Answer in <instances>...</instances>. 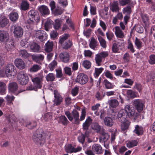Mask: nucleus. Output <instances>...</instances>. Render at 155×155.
<instances>
[{"instance_id": "1", "label": "nucleus", "mask_w": 155, "mask_h": 155, "mask_svg": "<svg viewBox=\"0 0 155 155\" xmlns=\"http://www.w3.org/2000/svg\"><path fill=\"white\" fill-rule=\"evenodd\" d=\"M134 108L130 107V105H126L125 109H122L118 112V118L120 119L119 120H126L127 117H130L133 116L134 114Z\"/></svg>"}, {"instance_id": "2", "label": "nucleus", "mask_w": 155, "mask_h": 155, "mask_svg": "<svg viewBox=\"0 0 155 155\" xmlns=\"http://www.w3.org/2000/svg\"><path fill=\"white\" fill-rule=\"evenodd\" d=\"M48 134V133L44 132L41 129L37 130L33 135L34 141L37 144L41 145L45 143Z\"/></svg>"}, {"instance_id": "3", "label": "nucleus", "mask_w": 155, "mask_h": 155, "mask_svg": "<svg viewBox=\"0 0 155 155\" xmlns=\"http://www.w3.org/2000/svg\"><path fill=\"white\" fill-rule=\"evenodd\" d=\"M92 119L90 117H88L83 124V129L87 131L89 127L91 124V127L92 129L97 133H99L101 130V126L96 122L92 123Z\"/></svg>"}, {"instance_id": "4", "label": "nucleus", "mask_w": 155, "mask_h": 155, "mask_svg": "<svg viewBox=\"0 0 155 155\" xmlns=\"http://www.w3.org/2000/svg\"><path fill=\"white\" fill-rule=\"evenodd\" d=\"M2 72L4 76L5 75L8 78L14 77L17 73L15 67L12 63L8 64L3 67L2 68Z\"/></svg>"}, {"instance_id": "5", "label": "nucleus", "mask_w": 155, "mask_h": 155, "mask_svg": "<svg viewBox=\"0 0 155 155\" xmlns=\"http://www.w3.org/2000/svg\"><path fill=\"white\" fill-rule=\"evenodd\" d=\"M28 19L27 21V23L30 25L35 24V22L38 23L40 20V16L37 11L34 10H31L28 13Z\"/></svg>"}, {"instance_id": "6", "label": "nucleus", "mask_w": 155, "mask_h": 155, "mask_svg": "<svg viewBox=\"0 0 155 155\" xmlns=\"http://www.w3.org/2000/svg\"><path fill=\"white\" fill-rule=\"evenodd\" d=\"M64 113L70 121H72L74 120L75 124H79L80 123L79 114L77 110L74 109L71 113L68 110H66L65 111Z\"/></svg>"}, {"instance_id": "7", "label": "nucleus", "mask_w": 155, "mask_h": 155, "mask_svg": "<svg viewBox=\"0 0 155 155\" xmlns=\"http://www.w3.org/2000/svg\"><path fill=\"white\" fill-rule=\"evenodd\" d=\"M18 86L17 83L15 82H10L8 85V89L9 93L17 95L19 94L24 91L22 90L18 91Z\"/></svg>"}, {"instance_id": "8", "label": "nucleus", "mask_w": 155, "mask_h": 155, "mask_svg": "<svg viewBox=\"0 0 155 155\" xmlns=\"http://www.w3.org/2000/svg\"><path fill=\"white\" fill-rule=\"evenodd\" d=\"M12 31H13L14 36L16 38L21 37L23 35V30L22 28L17 24L12 26Z\"/></svg>"}, {"instance_id": "9", "label": "nucleus", "mask_w": 155, "mask_h": 155, "mask_svg": "<svg viewBox=\"0 0 155 155\" xmlns=\"http://www.w3.org/2000/svg\"><path fill=\"white\" fill-rule=\"evenodd\" d=\"M17 80L20 84L22 85H25L28 82L29 78L26 73L23 71H21L18 74Z\"/></svg>"}, {"instance_id": "10", "label": "nucleus", "mask_w": 155, "mask_h": 155, "mask_svg": "<svg viewBox=\"0 0 155 155\" xmlns=\"http://www.w3.org/2000/svg\"><path fill=\"white\" fill-rule=\"evenodd\" d=\"M88 80V77L86 74L84 73H80L77 76L75 81L76 82L83 85L86 83Z\"/></svg>"}, {"instance_id": "11", "label": "nucleus", "mask_w": 155, "mask_h": 155, "mask_svg": "<svg viewBox=\"0 0 155 155\" xmlns=\"http://www.w3.org/2000/svg\"><path fill=\"white\" fill-rule=\"evenodd\" d=\"M34 36L41 41H43L47 39L48 35L44 31L38 30L35 33Z\"/></svg>"}, {"instance_id": "12", "label": "nucleus", "mask_w": 155, "mask_h": 155, "mask_svg": "<svg viewBox=\"0 0 155 155\" xmlns=\"http://www.w3.org/2000/svg\"><path fill=\"white\" fill-rule=\"evenodd\" d=\"M82 148L80 146L75 148L70 144H67L65 146V150L68 153H76L81 150Z\"/></svg>"}, {"instance_id": "13", "label": "nucleus", "mask_w": 155, "mask_h": 155, "mask_svg": "<svg viewBox=\"0 0 155 155\" xmlns=\"http://www.w3.org/2000/svg\"><path fill=\"white\" fill-rule=\"evenodd\" d=\"M54 99L53 101L54 104L58 106L60 104L62 101L63 98L61 96L56 90H55L54 91Z\"/></svg>"}, {"instance_id": "14", "label": "nucleus", "mask_w": 155, "mask_h": 155, "mask_svg": "<svg viewBox=\"0 0 155 155\" xmlns=\"http://www.w3.org/2000/svg\"><path fill=\"white\" fill-rule=\"evenodd\" d=\"M110 10L113 12L117 13L119 12L120 8L117 1H114L110 3Z\"/></svg>"}, {"instance_id": "15", "label": "nucleus", "mask_w": 155, "mask_h": 155, "mask_svg": "<svg viewBox=\"0 0 155 155\" xmlns=\"http://www.w3.org/2000/svg\"><path fill=\"white\" fill-rule=\"evenodd\" d=\"M42 78L41 77L32 78L31 80L33 83L34 87H36V89L41 88V87Z\"/></svg>"}, {"instance_id": "16", "label": "nucleus", "mask_w": 155, "mask_h": 155, "mask_svg": "<svg viewBox=\"0 0 155 155\" xmlns=\"http://www.w3.org/2000/svg\"><path fill=\"white\" fill-rule=\"evenodd\" d=\"M133 105L139 112L142 111L143 109V105L140 99L134 100L133 102Z\"/></svg>"}, {"instance_id": "17", "label": "nucleus", "mask_w": 155, "mask_h": 155, "mask_svg": "<svg viewBox=\"0 0 155 155\" xmlns=\"http://www.w3.org/2000/svg\"><path fill=\"white\" fill-rule=\"evenodd\" d=\"M38 10L43 16H47L49 15L50 11L48 7L45 5H42L38 7Z\"/></svg>"}, {"instance_id": "18", "label": "nucleus", "mask_w": 155, "mask_h": 155, "mask_svg": "<svg viewBox=\"0 0 155 155\" xmlns=\"http://www.w3.org/2000/svg\"><path fill=\"white\" fill-rule=\"evenodd\" d=\"M61 60L64 63H68L69 61L70 56L69 54L66 52L61 53L59 55Z\"/></svg>"}, {"instance_id": "19", "label": "nucleus", "mask_w": 155, "mask_h": 155, "mask_svg": "<svg viewBox=\"0 0 155 155\" xmlns=\"http://www.w3.org/2000/svg\"><path fill=\"white\" fill-rule=\"evenodd\" d=\"M14 62L16 67L20 69H23L25 66L24 62L21 59H16Z\"/></svg>"}, {"instance_id": "20", "label": "nucleus", "mask_w": 155, "mask_h": 155, "mask_svg": "<svg viewBox=\"0 0 155 155\" xmlns=\"http://www.w3.org/2000/svg\"><path fill=\"white\" fill-rule=\"evenodd\" d=\"M114 29L115 34L117 38H122L124 37V33L119 26H116L114 27Z\"/></svg>"}, {"instance_id": "21", "label": "nucleus", "mask_w": 155, "mask_h": 155, "mask_svg": "<svg viewBox=\"0 0 155 155\" xmlns=\"http://www.w3.org/2000/svg\"><path fill=\"white\" fill-rule=\"evenodd\" d=\"M44 23V27L45 30L46 31H48L49 28L51 27L53 21L50 19L48 18L46 19L43 20L42 21V24Z\"/></svg>"}, {"instance_id": "22", "label": "nucleus", "mask_w": 155, "mask_h": 155, "mask_svg": "<svg viewBox=\"0 0 155 155\" xmlns=\"http://www.w3.org/2000/svg\"><path fill=\"white\" fill-rule=\"evenodd\" d=\"M8 33L5 31L0 30V41L3 42L7 41L8 38Z\"/></svg>"}, {"instance_id": "23", "label": "nucleus", "mask_w": 155, "mask_h": 155, "mask_svg": "<svg viewBox=\"0 0 155 155\" xmlns=\"http://www.w3.org/2000/svg\"><path fill=\"white\" fill-rule=\"evenodd\" d=\"M121 122L122 123L121 125V129L122 130L126 131L128 129L130 124V122L128 120H121Z\"/></svg>"}, {"instance_id": "24", "label": "nucleus", "mask_w": 155, "mask_h": 155, "mask_svg": "<svg viewBox=\"0 0 155 155\" xmlns=\"http://www.w3.org/2000/svg\"><path fill=\"white\" fill-rule=\"evenodd\" d=\"M9 22L8 20L3 15H0V26L3 27L6 26Z\"/></svg>"}, {"instance_id": "25", "label": "nucleus", "mask_w": 155, "mask_h": 155, "mask_svg": "<svg viewBox=\"0 0 155 155\" xmlns=\"http://www.w3.org/2000/svg\"><path fill=\"white\" fill-rule=\"evenodd\" d=\"M92 149L93 151L97 154L101 153L103 152L101 146L98 144H93L92 146Z\"/></svg>"}, {"instance_id": "26", "label": "nucleus", "mask_w": 155, "mask_h": 155, "mask_svg": "<svg viewBox=\"0 0 155 155\" xmlns=\"http://www.w3.org/2000/svg\"><path fill=\"white\" fill-rule=\"evenodd\" d=\"M30 47L31 51L34 52H39L40 48V46L37 43L33 42L30 43Z\"/></svg>"}, {"instance_id": "27", "label": "nucleus", "mask_w": 155, "mask_h": 155, "mask_svg": "<svg viewBox=\"0 0 155 155\" xmlns=\"http://www.w3.org/2000/svg\"><path fill=\"white\" fill-rule=\"evenodd\" d=\"M32 58L34 61L37 63H39L44 59V56L41 54L33 55L32 56Z\"/></svg>"}, {"instance_id": "28", "label": "nucleus", "mask_w": 155, "mask_h": 155, "mask_svg": "<svg viewBox=\"0 0 155 155\" xmlns=\"http://www.w3.org/2000/svg\"><path fill=\"white\" fill-rule=\"evenodd\" d=\"M5 48L8 51H12L15 48L14 42L12 41H7L5 45Z\"/></svg>"}, {"instance_id": "29", "label": "nucleus", "mask_w": 155, "mask_h": 155, "mask_svg": "<svg viewBox=\"0 0 155 155\" xmlns=\"http://www.w3.org/2000/svg\"><path fill=\"white\" fill-rule=\"evenodd\" d=\"M117 13V14L113 18L112 20V23L114 24H116L118 20H121L123 18V15L121 12H119Z\"/></svg>"}, {"instance_id": "30", "label": "nucleus", "mask_w": 155, "mask_h": 155, "mask_svg": "<svg viewBox=\"0 0 155 155\" xmlns=\"http://www.w3.org/2000/svg\"><path fill=\"white\" fill-rule=\"evenodd\" d=\"M104 123L105 125L111 127L113 126L114 121L112 118L107 117L105 118L104 120Z\"/></svg>"}, {"instance_id": "31", "label": "nucleus", "mask_w": 155, "mask_h": 155, "mask_svg": "<svg viewBox=\"0 0 155 155\" xmlns=\"http://www.w3.org/2000/svg\"><path fill=\"white\" fill-rule=\"evenodd\" d=\"M53 46L52 41H48L45 44V50L46 52H50L52 51Z\"/></svg>"}, {"instance_id": "32", "label": "nucleus", "mask_w": 155, "mask_h": 155, "mask_svg": "<svg viewBox=\"0 0 155 155\" xmlns=\"http://www.w3.org/2000/svg\"><path fill=\"white\" fill-rule=\"evenodd\" d=\"M134 42L137 48L139 50H140L143 46V43L141 40L137 37L135 38Z\"/></svg>"}, {"instance_id": "33", "label": "nucleus", "mask_w": 155, "mask_h": 155, "mask_svg": "<svg viewBox=\"0 0 155 155\" xmlns=\"http://www.w3.org/2000/svg\"><path fill=\"white\" fill-rule=\"evenodd\" d=\"M133 132L138 136L142 135L143 133V128L141 126L136 125L135 127V128Z\"/></svg>"}, {"instance_id": "34", "label": "nucleus", "mask_w": 155, "mask_h": 155, "mask_svg": "<svg viewBox=\"0 0 155 155\" xmlns=\"http://www.w3.org/2000/svg\"><path fill=\"white\" fill-rule=\"evenodd\" d=\"M109 138V135L107 133H103L100 137V142H103L108 141Z\"/></svg>"}, {"instance_id": "35", "label": "nucleus", "mask_w": 155, "mask_h": 155, "mask_svg": "<svg viewBox=\"0 0 155 155\" xmlns=\"http://www.w3.org/2000/svg\"><path fill=\"white\" fill-rule=\"evenodd\" d=\"M146 80L147 82H151L152 84L154 83L155 81V73H151L147 75L146 77Z\"/></svg>"}, {"instance_id": "36", "label": "nucleus", "mask_w": 155, "mask_h": 155, "mask_svg": "<svg viewBox=\"0 0 155 155\" xmlns=\"http://www.w3.org/2000/svg\"><path fill=\"white\" fill-rule=\"evenodd\" d=\"M88 131L86 130L84 134H81L78 137V139L79 142H80L82 144L84 143L85 140V137H88Z\"/></svg>"}, {"instance_id": "37", "label": "nucleus", "mask_w": 155, "mask_h": 155, "mask_svg": "<svg viewBox=\"0 0 155 155\" xmlns=\"http://www.w3.org/2000/svg\"><path fill=\"white\" fill-rule=\"evenodd\" d=\"M6 86L5 84L1 81H0V94L3 95L5 93Z\"/></svg>"}, {"instance_id": "38", "label": "nucleus", "mask_w": 155, "mask_h": 155, "mask_svg": "<svg viewBox=\"0 0 155 155\" xmlns=\"http://www.w3.org/2000/svg\"><path fill=\"white\" fill-rule=\"evenodd\" d=\"M110 106L112 107H116L119 105V102L116 99H111L108 101Z\"/></svg>"}, {"instance_id": "39", "label": "nucleus", "mask_w": 155, "mask_h": 155, "mask_svg": "<svg viewBox=\"0 0 155 155\" xmlns=\"http://www.w3.org/2000/svg\"><path fill=\"white\" fill-rule=\"evenodd\" d=\"M97 41L93 38H92L90 43L89 46L90 47L94 50L97 46Z\"/></svg>"}, {"instance_id": "40", "label": "nucleus", "mask_w": 155, "mask_h": 155, "mask_svg": "<svg viewBox=\"0 0 155 155\" xmlns=\"http://www.w3.org/2000/svg\"><path fill=\"white\" fill-rule=\"evenodd\" d=\"M138 142L136 140H131L128 141L126 143L127 147L131 148L137 145Z\"/></svg>"}, {"instance_id": "41", "label": "nucleus", "mask_w": 155, "mask_h": 155, "mask_svg": "<svg viewBox=\"0 0 155 155\" xmlns=\"http://www.w3.org/2000/svg\"><path fill=\"white\" fill-rule=\"evenodd\" d=\"M18 17L17 13L16 12H11L9 16V18L12 21H17Z\"/></svg>"}, {"instance_id": "42", "label": "nucleus", "mask_w": 155, "mask_h": 155, "mask_svg": "<svg viewBox=\"0 0 155 155\" xmlns=\"http://www.w3.org/2000/svg\"><path fill=\"white\" fill-rule=\"evenodd\" d=\"M59 121L60 123L65 126L67 125L69 122L67 118L64 115H61L59 117Z\"/></svg>"}, {"instance_id": "43", "label": "nucleus", "mask_w": 155, "mask_h": 155, "mask_svg": "<svg viewBox=\"0 0 155 155\" xmlns=\"http://www.w3.org/2000/svg\"><path fill=\"white\" fill-rule=\"evenodd\" d=\"M103 58L99 54H97L96 55L95 59L97 64L98 66H101L102 61Z\"/></svg>"}, {"instance_id": "44", "label": "nucleus", "mask_w": 155, "mask_h": 155, "mask_svg": "<svg viewBox=\"0 0 155 155\" xmlns=\"http://www.w3.org/2000/svg\"><path fill=\"white\" fill-rule=\"evenodd\" d=\"M122 11L124 14L129 15L132 12L131 7L130 6H127L123 9Z\"/></svg>"}, {"instance_id": "45", "label": "nucleus", "mask_w": 155, "mask_h": 155, "mask_svg": "<svg viewBox=\"0 0 155 155\" xmlns=\"http://www.w3.org/2000/svg\"><path fill=\"white\" fill-rule=\"evenodd\" d=\"M37 125L35 121H33L31 122H27L26 124V126L28 129H32L35 127Z\"/></svg>"}, {"instance_id": "46", "label": "nucleus", "mask_w": 155, "mask_h": 155, "mask_svg": "<svg viewBox=\"0 0 155 155\" xmlns=\"http://www.w3.org/2000/svg\"><path fill=\"white\" fill-rule=\"evenodd\" d=\"M127 48L132 53H134L135 51L133 45L130 40H128V41Z\"/></svg>"}, {"instance_id": "47", "label": "nucleus", "mask_w": 155, "mask_h": 155, "mask_svg": "<svg viewBox=\"0 0 155 155\" xmlns=\"http://www.w3.org/2000/svg\"><path fill=\"white\" fill-rule=\"evenodd\" d=\"M41 69V66L40 65L34 64L30 68V71L31 72H35Z\"/></svg>"}, {"instance_id": "48", "label": "nucleus", "mask_w": 155, "mask_h": 155, "mask_svg": "<svg viewBox=\"0 0 155 155\" xmlns=\"http://www.w3.org/2000/svg\"><path fill=\"white\" fill-rule=\"evenodd\" d=\"M104 70V68H95V72L94 73V77L95 78H97Z\"/></svg>"}, {"instance_id": "49", "label": "nucleus", "mask_w": 155, "mask_h": 155, "mask_svg": "<svg viewBox=\"0 0 155 155\" xmlns=\"http://www.w3.org/2000/svg\"><path fill=\"white\" fill-rule=\"evenodd\" d=\"M20 56L21 57L27 58L29 57V54L25 50H21L19 51Z\"/></svg>"}, {"instance_id": "50", "label": "nucleus", "mask_w": 155, "mask_h": 155, "mask_svg": "<svg viewBox=\"0 0 155 155\" xmlns=\"http://www.w3.org/2000/svg\"><path fill=\"white\" fill-rule=\"evenodd\" d=\"M29 7V4L26 1H22L21 5V8L23 10H26L28 9Z\"/></svg>"}, {"instance_id": "51", "label": "nucleus", "mask_w": 155, "mask_h": 155, "mask_svg": "<svg viewBox=\"0 0 155 155\" xmlns=\"http://www.w3.org/2000/svg\"><path fill=\"white\" fill-rule=\"evenodd\" d=\"M105 96V94L103 93H100L99 92H97L95 94L96 98L97 100L101 101Z\"/></svg>"}, {"instance_id": "52", "label": "nucleus", "mask_w": 155, "mask_h": 155, "mask_svg": "<svg viewBox=\"0 0 155 155\" xmlns=\"http://www.w3.org/2000/svg\"><path fill=\"white\" fill-rule=\"evenodd\" d=\"M104 86L107 89H111L114 87V85L107 80L104 81Z\"/></svg>"}, {"instance_id": "53", "label": "nucleus", "mask_w": 155, "mask_h": 155, "mask_svg": "<svg viewBox=\"0 0 155 155\" xmlns=\"http://www.w3.org/2000/svg\"><path fill=\"white\" fill-rule=\"evenodd\" d=\"M15 97L13 95L10 96L8 95L5 97L7 104H12V102L15 99Z\"/></svg>"}, {"instance_id": "54", "label": "nucleus", "mask_w": 155, "mask_h": 155, "mask_svg": "<svg viewBox=\"0 0 155 155\" xmlns=\"http://www.w3.org/2000/svg\"><path fill=\"white\" fill-rule=\"evenodd\" d=\"M55 78V76L54 74L50 73L48 74L46 76V79L47 81H54Z\"/></svg>"}, {"instance_id": "55", "label": "nucleus", "mask_w": 155, "mask_h": 155, "mask_svg": "<svg viewBox=\"0 0 155 155\" xmlns=\"http://www.w3.org/2000/svg\"><path fill=\"white\" fill-rule=\"evenodd\" d=\"M61 21L59 19H57L55 20V23L54 25V27L55 29H58L61 27Z\"/></svg>"}, {"instance_id": "56", "label": "nucleus", "mask_w": 155, "mask_h": 155, "mask_svg": "<svg viewBox=\"0 0 155 155\" xmlns=\"http://www.w3.org/2000/svg\"><path fill=\"white\" fill-rule=\"evenodd\" d=\"M98 40L101 45L103 48H105L106 47V42L103 38L99 35L97 36Z\"/></svg>"}, {"instance_id": "57", "label": "nucleus", "mask_w": 155, "mask_h": 155, "mask_svg": "<svg viewBox=\"0 0 155 155\" xmlns=\"http://www.w3.org/2000/svg\"><path fill=\"white\" fill-rule=\"evenodd\" d=\"M69 35L67 34H64L60 37L59 42L60 43L62 44L64 41L69 37Z\"/></svg>"}, {"instance_id": "58", "label": "nucleus", "mask_w": 155, "mask_h": 155, "mask_svg": "<svg viewBox=\"0 0 155 155\" xmlns=\"http://www.w3.org/2000/svg\"><path fill=\"white\" fill-rule=\"evenodd\" d=\"M126 93L127 95L130 97L134 98L137 97V93L131 90H127Z\"/></svg>"}, {"instance_id": "59", "label": "nucleus", "mask_w": 155, "mask_h": 155, "mask_svg": "<svg viewBox=\"0 0 155 155\" xmlns=\"http://www.w3.org/2000/svg\"><path fill=\"white\" fill-rule=\"evenodd\" d=\"M148 62L151 65L155 64V55L154 54L150 55L149 56Z\"/></svg>"}, {"instance_id": "60", "label": "nucleus", "mask_w": 155, "mask_h": 155, "mask_svg": "<svg viewBox=\"0 0 155 155\" xmlns=\"http://www.w3.org/2000/svg\"><path fill=\"white\" fill-rule=\"evenodd\" d=\"M57 65V62L56 61L54 60L49 64L48 67L50 70L52 71L56 68Z\"/></svg>"}, {"instance_id": "61", "label": "nucleus", "mask_w": 155, "mask_h": 155, "mask_svg": "<svg viewBox=\"0 0 155 155\" xmlns=\"http://www.w3.org/2000/svg\"><path fill=\"white\" fill-rule=\"evenodd\" d=\"M82 65L85 68L88 69L90 68L91 67V63L89 61L85 60L83 62Z\"/></svg>"}, {"instance_id": "62", "label": "nucleus", "mask_w": 155, "mask_h": 155, "mask_svg": "<svg viewBox=\"0 0 155 155\" xmlns=\"http://www.w3.org/2000/svg\"><path fill=\"white\" fill-rule=\"evenodd\" d=\"M55 15H60L62 13V11L61 8L58 7L55 8L53 11H52Z\"/></svg>"}, {"instance_id": "63", "label": "nucleus", "mask_w": 155, "mask_h": 155, "mask_svg": "<svg viewBox=\"0 0 155 155\" xmlns=\"http://www.w3.org/2000/svg\"><path fill=\"white\" fill-rule=\"evenodd\" d=\"M72 45V43L70 40L65 42L63 45V48L65 49H68L70 48Z\"/></svg>"}, {"instance_id": "64", "label": "nucleus", "mask_w": 155, "mask_h": 155, "mask_svg": "<svg viewBox=\"0 0 155 155\" xmlns=\"http://www.w3.org/2000/svg\"><path fill=\"white\" fill-rule=\"evenodd\" d=\"M52 118V115L50 113H46L44 114L43 117V119L45 121L51 120Z\"/></svg>"}]
</instances>
